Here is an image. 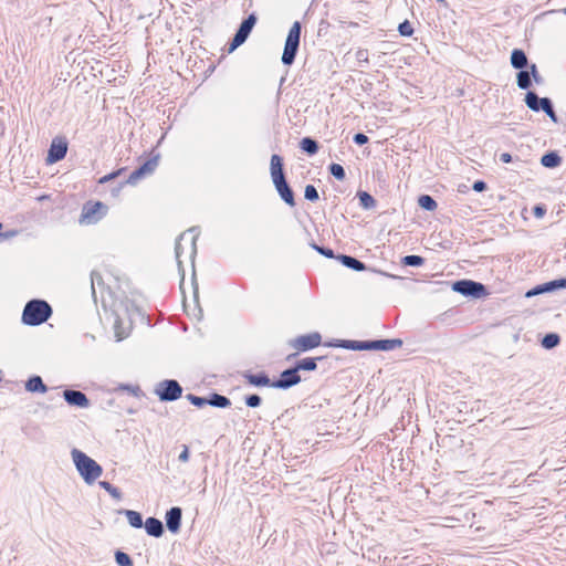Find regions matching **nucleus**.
I'll return each instance as SVG.
<instances>
[{"label": "nucleus", "instance_id": "f257e3e1", "mask_svg": "<svg viewBox=\"0 0 566 566\" xmlns=\"http://www.w3.org/2000/svg\"><path fill=\"white\" fill-rule=\"evenodd\" d=\"M199 235V232L196 228H190L187 231L182 232L175 245V255L178 264L179 272L181 273V283L185 280V270L182 268V263L185 260H188L193 268V261L197 253L196 241Z\"/></svg>", "mask_w": 566, "mask_h": 566}, {"label": "nucleus", "instance_id": "f03ea898", "mask_svg": "<svg viewBox=\"0 0 566 566\" xmlns=\"http://www.w3.org/2000/svg\"><path fill=\"white\" fill-rule=\"evenodd\" d=\"M71 458L77 473L86 484L92 485L103 474V468L83 451L76 448L72 449Z\"/></svg>", "mask_w": 566, "mask_h": 566}, {"label": "nucleus", "instance_id": "7ed1b4c3", "mask_svg": "<svg viewBox=\"0 0 566 566\" xmlns=\"http://www.w3.org/2000/svg\"><path fill=\"white\" fill-rule=\"evenodd\" d=\"M270 174L272 182L281 199L290 207L295 206L294 195L285 180L283 172L282 158L279 155H272L270 163Z\"/></svg>", "mask_w": 566, "mask_h": 566}, {"label": "nucleus", "instance_id": "20e7f679", "mask_svg": "<svg viewBox=\"0 0 566 566\" xmlns=\"http://www.w3.org/2000/svg\"><path fill=\"white\" fill-rule=\"evenodd\" d=\"M52 308L48 302L42 300L29 301L22 313V322L25 325L36 326L49 319Z\"/></svg>", "mask_w": 566, "mask_h": 566}, {"label": "nucleus", "instance_id": "39448f33", "mask_svg": "<svg viewBox=\"0 0 566 566\" xmlns=\"http://www.w3.org/2000/svg\"><path fill=\"white\" fill-rule=\"evenodd\" d=\"M300 36L301 23L295 21L291 27L285 40L284 51L282 54L283 64L291 65L294 62L300 45Z\"/></svg>", "mask_w": 566, "mask_h": 566}, {"label": "nucleus", "instance_id": "423d86ee", "mask_svg": "<svg viewBox=\"0 0 566 566\" xmlns=\"http://www.w3.org/2000/svg\"><path fill=\"white\" fill-rule=\"evenodd\" d=\"M107 211L108 207L101 201L87 202L82 208L78 221L83 226L96 224L107 214Z\"/></svg>", "mask_w": 566, "mask_h": 566}, {"label": "nucleus", "instance_id": "0eeeda50", "mask_svg": "<svg viewBox=\"0 0 566 566\" xmlns=\"http://www.w3.org/2000/svg\"><path fill=\"white\" fill-rule=\"evenodd\" d=\"M155 394L163 401H174L182 394V388L177 380H163L157 384Z\"/></svg>", "mask_w": 566, "mask_h": 566}, {"label": "nucleus", "instance_id": "6e6552de", "mask_svg": "<svg viewBox=\"0 0 566 566\" xmlns=\"http://www.w3.org/2000/svg\"><path fill=\"white\" fill-rule=\"evenodd\" d=\"M256 22V18L254 14L249 15L245 20L242 21L240 24L239 30L234 34V38L232 39V42L229 48V52L234 51L238 46L243 44L245 40L248 39L249 34L251 33L254 24Z\"/></svg>", "mask_w": 566, "mask_h": 566}, {"label": "nucleus", "instance_id": "1a4fd4ad", "mask_svg": "<svg viewBox=\"0 0 566 566\" xmlns=\"http://www.w3.org/2000/svg\"><path fill=\"white\" fill-rule=\"evenodd\" d=\"M452 290L465 296L479 297L484 292V286L478 282L461 280L453 283Z\"/></svg>", "mask_w": 566, "mask_h": 566}, {"label": "nucleus", "instance_id": "9d476101", "mask_svg": "<svg viewBox=\"0 0 566 566\" xmlns=\"http://www.w3.org/2000/svg\"><path fill=\"white\" fill-rule=\"evenodd\" d=\"M322 342V337L318 333H311L307 335H301L291 342V346L300 352H305L317 347Z\"/></svg>", "mask_w": 566, "mask_h": 566}, {"label": "nucleus", "instance_id": "9b49d317", "mask_svg": "<svg viewBox=\"0 0 566 566\" xmlns=\"http://www.w3.org/2000/svg\"><path fill=\"white\" fill-rule=\"evenodd\" d=\"M159 156H155L148 159L144 165H142L138 169L134 170L129 178L127 179V184L136 185L137 181L146 176L151 175L158 166Z\"/></svg>", "mask_w": 566, "mask_h": 566}, {"label": "nucleus", "instance_id": "f8f14e48", "mask_svg": "<svg viewBox=\"0 0 566 566\" xmlns=\"http://www.w3.org/2000/svg\"><path fill=\"white\" fill-rule=\"evenodd\" d=\"M66 151H67V143L65 142V139L55 138V139H53V142L50 146L46 161L49 164H54L56 161H60L65 157Z\"/></svg>", "mask_w": 566, "mask_h": 566}, {"label": "nucleus", "instance_id": "ddd939ff", "mask_svg": "<svg viewBox=\"0 0 566 566\" xmlns=\"http://www.w3.org/2000/svg\"><path fill=\"white\" fill-rule=\"evenodd\" d=\"M297 373L298 371L295 367L284 370L281 374L280 379L272 382V387L287 389V388L298 384L301 381V377L298 376Z\"/></svg>", "mask_w": 566, "mask_h": 566}, {"label": "nucleus", "instance_id": "4468645a", "mask_svg": "<svg viewBox=\"0 0 566 566\" xmlns=\"http://www.w3.org/2000/svg\"><path fill=\"white\" fill-rule=\"evenodd\" d=\"M63 397L65 401L71 406H76L80 408H87L90 406V401L87 397L78 390H64Z\"/></svg>", "mask_w": 566, "mask_h": 566}, {"label": "nucleus", "instance_id": "2eb2a0df", "mask_svg": "<svg viewBox=\"0 0 566 566\" xmlns=\"http://www.w3.org/2000/svg\"><path fill=\"white\" fill-rule=\"evenodd\" d=\"M181 509L177 506L171 507L166 513V525L170 532L176 533L179 531L181 523Z\"/></svg>", "mask_w": 566, "mask_h": 566}, {"label": "nucleus", "instance_id": "dca6fc26", "mask_svg": "<svg viewBox=\"0 0 566 566\" xmlns=\"http://www.w3.org/2000/svg\"><path fill=\"white\" fill-rule=\"evenodd\" d=\"M402 345L400 339H379L371 340V350H392Z\"/></svg>", "mask_w": 566, "mask_h": 566}, {"label": "nucleus", "instance_id": "f3484780", "mask_svg": "<svg viewBox=\"0 0 566 566\" xmlns=\"http://www.w3.org/2000/svg\"><path fill=\"white\" fill-rule=\"evenodd\" d=\"M145 530L150 536L159 537L164 533L163 523L155 517H148L145 522Z\"/></svg>", "mask_w": 566, "mask_h": 566}, {"label": "nucleus", "instance_id": "a211bd4d", "mask_svg": "<svg viewBox=\"0 0 566 566\" xmlns=\"http://www.w3.org/2000/svg\"><path fill=\"white\" fill-rule=\"evenodd\" d=\"M511 64L514 69L522 70L528 66V60L524 51L515 49L511 53Z\"/></svg>", "mask_w": 566, "mask_h": 566}, {"label": "nucleus", "instance_id": "6ab92c4d", "mask_svg": "<svg viewBox=\"0 0 566 566\" xmlns=\"http://www.w3.org/2000/svg\"><path fill=\"white\" fill-rule=\"evenodd\" d=\"M25 389L30 392L44 394L46 392L48 387L43 384L42 378L40 376H33L27 381Z\"/></svg>", "mask_w": 566, "mask_h": 566}, {"label": "nucleus", "instance_id": "aec40b11", "mask_svg": "<svg viewBox=\"0 0 566 566\" xmlns=\"http://www.w3.org/2000/svg\"><path fill=\"white\" fill-rule=\"evenodd\" d=\"M338 260L342 262L343 265L354 271H364L366 269L363 262L349 255H339Z\"/></svg>", "mask_w": 566, "mask_h": 566}, {"label": "nucleus", "instance_id": "412c9836", "mask_svg": "<svg viewBox=\"0 0 566 566\" xmlns=\"http://www.w3.org/2000/svg\"><path fill=\"white\" fill-rule=\"evenodd\" d=\"M343 348L353 350H371V340L359 342V340H344L340 345Z\"/></svg>", "mask_w": 566, "mask_h": 566}, {"label": "nucleus", "instance_id": "4be33fe9", "mask_svg": "<svg viewBox=\"0 0 566 566\" xmlns=\"http://www.w3.org/2000/svg\"><path fill=\"white\" fill-rule=\"evenodd\" d=\"M244 378L248 380L250 385L253 386H272L269 377L264 374L259 375H252V374H244Z\"/></svg>", "mask_w": 566, "mask_h": 566}, {"label": "nucleus", "instance_id": "5701e85b", "mask_svg": "<svg viewBox=\"0 0 566 566\" xmlns=\"http://www.w3.org/2000/svg\"><path fill=\"white\" fill-rule=\"evenodd\" d=\"M560 157L556 153H547L541 158V164L546 168H555L560 165Z\"/></svg>", "mask_w": 566, "mask_h": 566}, {"label": "nucleus", "instance_id": "b1692460", "mask_svg": "<svg viewBox=\"0 0 566 566\" xmlns=\"http://www.w3.org/2000/svg\"><path fill=\"white\" fill-rule=\"evenodd\" d=\"M516 84L521 90H527L531 84V75L530 72L526 70H521L516 75Z\"/></svg>", "mask_w": 566, "mask_h": 566}, {"label": "nucleus", "instance_id": "393cba45", "mask_svg": "<svg viewBox=\"0 0 566 566\" xmlns=\"http://www.w3.org/2000/svg\"><path fill=\"white\" fill-rule=\"evenodd\" d=\"M542 97H538V95L534 92H527L525 95V104L527 107L534 112L539 111Z\"/></svg>", "mask_w": 566, "mask_h": 566}, {"label": "nucleus", "instance_id": "a878e982", "mask_svg": "<svg viewBox=\"0 0 566 566\" xmlns=\"http://www.w3.org/2000/svg\"><path fill=\"white\" fill-rule=\"evenodd\" d=\"M208 403L213 406V407H218V408H227L230 406V400L226 397V396H222V395H219V394H213L209 399H208Z\"/></svg>", "mask_w": 566, "mask_h": 566}, {"label": "nucleus", "instance_id": "bb28decb", "mask_svg": "<svg viewBox=\"0 0 566 566\" xmlns=\"http://www.w3.org/2000/svg\"><path fill=\"white\" fill-rule=\"evenodd\" d=\"M541 109L544 111L553 122H557V117L554 112L552 101L548 97H542L539 111Z\"/></svg>", "mask_w": 566, "mask_h": 566}, {"label": "nucleus", "instance_id": "cd10ccee", "mask_svg": "<svg viewBox=\"0 0 566 566\" xmlns=\"http://www.w3.org/2000/svg\"><path fill=\"white\" fill-rule=\"evenodd\" d=\"M125 515H126L127 521L130 526H133L135 528H139L143 526V518L138 512L127 510V511H125Z\"/></svg>", "mask_w": 566, "mask_h": 566}, {"label": "nucleus", "instance_id": "c85d7f7f", "mask_svg": "<svg viewBox=\"0 0 566 566\" xmlns=\"http://www.w3.org/2000/svg\"><path fill=\"white\" fill-rule=\"evenodd\" d=\"M301 148L310 154V155H314L317 153V149H318V146H317V143L310 138V137H305L301 140Z\"/></svg>", "mask_w": 566, "mask_h": 566}, {"label": "nucleus", "instance_id": "c756f323", "mask_svg": "<svg viewBox=\"0 0 566 566\" xmlns=\"http://www.w3.org/2000/svg\"><path fill=\"white\" fill-rule=\"evenodd\" d=\"M418 205L428 211H433L437 208V202L433 200L432 197L428 195H422L418 199Z\"/></svg>", "mask_w": 566, "mask_h": 566}, {"label": "nucleus", "instance_id": "7c9ffc66", "mask_svg": "<svg viewBox=\"0 0 566 566\" xmlns=\"http://www.w3.org/2000/svg\"><path fill=\"white\" fill-rule=\"evenodd\" d=\"M559 336L557 334L551 333L543 337L542 346L546 349H551L556 347L559 344Z\"/></svg>", "mask_w": 566, "mask_h": 566}, {"label": "nucleus", "instance_id": "2f4dec72", "mask_svg": "<svg viewBox=\"0 0 566 566\" xmlns=\"http://www.w3.org/2000/svg\"><path fill=\"white\" fill-rule=\"evenodd\" d=\"M358 197L363 208L371 209L376 206V200L369 193L361 191Z\"/></svg>", "mask_w": 566, "mask_h": 566}, {"label": "nucleus", "instance_id": "473e14b6", "mask_svg": "<svg viewBox=\"0 0 566 566\" xmlns=\"http://www.w3.org/2000/svg\"><path fill=\"white\" fill-rule=\"evenodd\" d=\"M99 486L102 489H104L113 499L115 500H120L122 497V493L119 492V490L115 486H113L109 482L107 481H101L99 483Z\"/></svg>", "mask_w": 566, "mask_h": 566}, {"label": "nucleus", "instance_id": "72a5a7b5", "mask_svg": "<svg viewBox=\"0 0 566 566\" xmlns=\"http://www.w3.org/2000/svg\"><path fill=\"white\" fill-rule=\"evenodd\" d=\"M295 368L298 370H314L316 368V359L315 358H304L300 360Z\"/></svg>", "mask_w": 566, "mask_h": 566}, {"label": "nucleus", "instance_id": "f704fd0d", "mask_svg": "<svg viewBox=\"0 0 566 566\" xmlns=\"http://www.w3.org/2000/svg\"><path fill=\"white\" fill-rule=\"evenodd\" d=\"M544 286L546 292H553L558 289H566V277L544 283Z\"/></svg>", "mask_w": 566, "mask_h": 566}, {"label": "nucleus", "instance_id": "c9c22d12", "mask_svg": "<svg viewBox=\"0 0 566 566\" xmlns=\"http://www.w3.org/2000/svg\"><path fill=\"white\" fill-rule=\"evenodd\" d=\"M115 560L119 566H133L132 558L124 552H116Z\"/></svg>", "mask_w": 566, "mask_h": 566}, {"label": "nucleus", "instance_id": "e433bc0d", "mask_svg": "<svg viewBox=\"0 0 566 566\" xmlns=\"http://www.w3.org/2000/svg\"><path fill=\"white\" fill-rule=\"evenodd\" d=\"M402 263L408 266H419L423 263V259L419 255H407L402 259Z\"/></svg>", "mask_w": 566, "mask_h": 566}, {"label": "nucleus", "instance_id": "4c0bfd02", "mask_svg": "<svg viewBox=\"0 0 566 566\" xmlns=\"http://www.w3.org/2000/svg\"><path fill=\"white\" fill-rule=\"evenodd\" d=\"M329 171L338 180H343L345 178V170L339 164H332L329 166Z\"/></svg>", "mask_w": 566, "mask_h": 566}, {"label": "nucleus", "instance_id": "58836bf2", "mask_svg": "<svg viewBox=\"0 0 566 566\" xmlns=\"http://www.w3.org/2000/svg\"><path fill=\"white\" fill-rule=\"evenodd\" d=\"M304 197L310 201H315L318 199V192L313 185H307L305 187Z\"/></svg>", "mask_w": 566, "mask_h": 566}, {"label": "nucleus", "instance_id": "ea45409f", "mask_svg": "<svg viewBox=\"0 0 566 566\" xmlns=\"http://www.w3.org/2000/svg\"><path fill=\"white\" fill-rule=\"evenodd\" d=\"M245 403L248 407L256 408L261 405V398L258 395H250L245 398Z\"/></svg>", "mask_w": 566, "mask_h": 566}, {"label": "nucleus", "instance_id": "a19ab883", "mask_svg": "<svg viewBox=\"0 0 566 566\" xmlns=\"http://www.w3.org/2000/svg\"><path fill=\"white\" fill-rule=\"evenodd\" d=\"M398 30H399L400 34L405 35V36H409L413 32V29L411 28V25L408 21L400 23Z\"/></svg>", "mask_w": 566, "mask_h": 566}, {"label": "nucleus", "instance_id": "79ce46f5", "mask_svg": "<svg viewBox=\"0 0 566 566\" xmlns=\"http://www.w3.org/2000/svg\"><path fill=\"white\" fill-rule=\"evenodd\" d=\"M181 452L179 453L178 455V461L182 462V463H186L189 461L190 459V451H189V448L188 446L186 444H182L181 446Z\"/></svg>", "mask_w": 566, "mask_h": 566}, {"label": "nucleus", "instance_id": "37998d69", "mask_svg": "<svg viewBox=\"0 0 566 566\" xmlns=\"http://www.w3.org/2000/svg\"><path fill=\"white\" fill-rule=\"evenodd\" d=\"M190 402L197 407H202L208 403V399L195 396V395H188L187 397Z\"/></svg>", "mask_w": 566, "mask_h": 566}, {"label": "nucleus", "instance_id": "c03bdc74", "mask_svg": "<svg viewBox=\"0 0 566 566\" xmlns=\"http://www.w3.org/2000/svg\"><path fill=\"white\" fill-rule=\"evenodd\" d=\"M542 293H547L546 290H545V286L544 284H541V285H537L536 287H534L533 290H530L525 296L526 297H532L534 295H538V294H542Z\"/></svg>", "mask_w": 566, "mask_h": 566}, {"label": "nucleus", "instance_id": "a18cd8bd", "mask_svg": "<svg viewBox=\"0 0 566 566\" xmlns=\"http://www.w3.org/2000/svg\"><path fill=\"white\" fill-rule=\"evenodd\" d=\"M120 172H122V169H118L117 171H114V172H112V174H108V175H106V176L102 177V178L98 180V182H99V184H106V182H108V181H111V180L115 179L117 176H119V175H120Z\"/></svg>", "mask_w": 566, "mask_h": 566}, {"label": "nucleus", "instance_id": "49530a36", "mask_svg": "<svg viewBox=\"0 0 566 566\" xmlns=\"http://www.w3.org/2000/svg\"><path fill=\"white\" fill-rule=\"evenodd\" d=\"M313 248L321 254L327 256V258H333L334 256V253L331 249H325V248H321L318 245H315L313 244Z\"/></svg>", "mask_w": 566, "mask_h": 566}, {"label": "nucleus", "instance_id": "de8ad7c7", "mask_svg": "<svg viewBox=\"0 0 566 566\" xmlns=\"http://www.w3.org/2000/svg\"><path fill=\"white\" fill-rule=\"evenodd\" d=\"M101 281H102V276L97 272L93 271L91 274V285H92L93 293H95V290H94L95 283L99 284Z\"/></svg>", "mask_w": 566, "mask_h": 566}, {"label": "nucleus", "instance_id": "09e8293b", "mask_svg": "<svg viewBox=\"0 0 566 566\" xmlns=\"http://www.w3.org/2000/svg\"><path fill=\"white\" fill-rule=\"evenodd\" d=\"M528 69L530 70H527V71L530 72L531 77H533L535 82H539V75H538V71H537L536 64H531L528 66Z\"/></svg>", "mask_w": 566, "mask_h": 566}, {"label": "nucleus", "instance_id": "8fccbe9b", "mask_svg": "<svg viewBox=\"0 0 566 566\" xmlns=\"http://www.w3.org/2000/svg\"><path fill=\"white\" fill-rule=\"evenodd\" d=\"M354 142L357 145H364L368 142V137L365 134L358 133L354 136Z\"/></svg>", "mask_w": 566, "mask_h": 566}, {"label": "nucleus", "instance_id": "3c124183", "mask_svg": "<svg viewBox=\"0 0 566 566\" xmlns=\"http://www.w3.org/2000/svg\"><path fill=\"white\" fill-rule=\"evenodd\" d=\"M533 212L536 218H543L546 212V209L545 207L538 205L534 207Z\"/></svg>", "mask_w": 566, "mask_h": 566}, {"label": "nucleus", "instance_id": "603ef678", "mask_svg": "<svg viewBox=\"0 0 566 566\" xmlns=\"http://www.w3.org/2000/svg\"><path fill=\"white\" fill-rule=\"evenodd\" d=\"M485 188H486L485 182H484V181H481V180L475 181V182L473 184V186H472V189H473L474 191H476V192H481V191L485 190Z\"/></svg>", "mask_w": 566, "mask_h": 566}, {"label": "nucleus", "instance_id": "864d4df0", "mask_svg": "<svg viewBox=\"0 0 566 566\" xmlns=\"http://www.w3.org/2000/svg\"><path fill=\"white\" fill-rule=\"evenodd\" d=\"M114 328H115V336H116L117 340H122L126 337V335L119 331V322L118 321L115 322Z\"/></svg>", "mask_w": 566, "mask_h": 566}, {"label": "nucleus", "instance_id": "5fc2aeb1", "mask_svg": "<svg viewBox=\"0 0 566 566\" xmlns=\"http://www.w3.org/2000/svg\"><path fill=\"white\" fill-rule=\"evenodd\" d=\"M500 159L502 163L507 164V163L512 161V156L507 153H503V154H501Z\"/></svg>", "mask_w": 566, "mask_h": 566}, {"label": "nucleus", "instance_id": "6e6d98bb", "mask_svg": "<svg viewBox=\"0 0 566 566\" xmlns=\"http://www.w3.org/2000/svg\"><path fill=\"white\" fill-rule=\"evenodd\" d=\"M380 274H384L385 276H390L388 273L379 272Z\"/></svg>", "mask_w": 566, "mask_h": 566}, {"label": "nucleus", "instance_id": "4d7b16f0", "mask_svg": "<svg viewBox=\"0 0 566 566\" xmlns=\"http://www.w3.org/2000/svg\"><path fill=\"white\" fill-rule=\"evenodd\" d=\"M564 13L566 14V8L564 9Z\"/></svg>", "mask_w": 566, "mask_h": 566}, {"label": "nucleus", "instance_id": "13d9d810", "mask_svg": "<svg viewBox=\"0 0 566 566\" xmlns=\"http://www.w3.org/2000/svg\"><path fill=\"white\" fill-rule=\"evenodd\" d=\"M2 228V224L0 223V229Z\"/></svg>", "mask_w": 566, "mask_h": 566}]
</instances>
